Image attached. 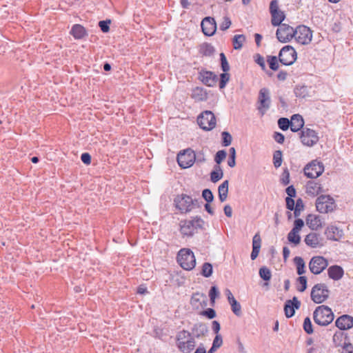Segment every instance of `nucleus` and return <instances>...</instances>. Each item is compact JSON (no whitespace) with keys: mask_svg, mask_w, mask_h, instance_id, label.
I'll return each instance as SVG.
<instances>
[{"mask_svg":"<svg viewBox=\"0 0 353 353\" xmlns=\"http://www.w3.org/2000/svg\"><path fill=\"white\" fill-rule=\"evenodd\" d=\"M334 313L327 305L318 306L313 312V319L320 326H327L334 320Z\"/></svg>","mask_w":353,"mask_h":353,"instance_id":"1","label":"nucleus"},{"mask_svg":"<svg viewBox=\"0 0 353 353\" xmlns=\"http://www.w3.org/2000/svg\"><path fill=\"white\" fill-rule=\"evenodd\" d=\"M176 260L185 270H192L196 265V258L193 252L189 248H182L178 252Z\"/></svg>","mask_w":353,"mask_h":353,"instance_id":"2","label":"nucleus"},{"mask_svg":"<svg viewBox=\"0 0 353 353\" xmlns=\"http://www.w3.org/2000/svg\"><path fill=\"white\" fill-rule=\"evenodd\" d=\"M204 221L199 216H195L192 220L181 221L180 231L183 235L192 236L198 229H203Z\"/></svg>","mask_w":353,"mask_h":353,"instance_id":"3","label":"nucleus"},{"mask_svg":"<svg viewBox=\"0 0 353 353\" xmlns=\"http://www.w3.org/2000/svg\"><path fill=\"white\" fill-rule=\"evenodd\" d=\"M316 208L320 213H329L335 210L336 204L331 196L322 194L316 200Z\"/></svg>","mask_w":353,"mask_h":353,"instance_id":"4","label":"nucleus"},{"mask_svg":"<svg viewBox=\"0 0 353 353\" xmlns=\"http://www.w3.org/2000/svg\"><path fill=\"white\" fill-rule=\"evenodd\" d=\"M330 290L325 283L314 285L311 291V299L315 303H322L329 297Z\"/></svg>","mask_w":353,"mask_h":353,"instance_id":"5","label":"nucleus"},{"mask_svg":"<svg viewBox=\"0 0 353 353\" xmlns=\"http://www.w3.org/2000/svg\"><path fill=\"white\" fill-rule=\"evenodd\" d=\"M197 123L201 128L210 131L216 126V117L212 111L205 110L198 117Z\"/></svg>","mask_w":353,"mask_h":353,"instance_id":"6","label":"nucleus"},{"mask_svg":"<svg viewBox=\"0 0 353 353\" xmlns=\"http://www.w3.org/2000/svg\"><path fill=\"white\" fill-rule=\"evenodd\" d=\"M296 52L291 46L283 47L279 53V62L284 65H292L296 60Z\"/></svg>","mask_w":353,"mask_h":353,"instance_id":"7","label":"nucleus"},{"mask_svg":"<svg viewBox=\"0 0 353 353\" xmlns=\"http://www.w3.org/2000/svg\"><path fill=\"white\" fill-rule=\"evenodd\" d=\"M176 159L178 164L181 168H188L195 162L196 154L192 149L188 148L181 151L178 154Z\"/></svg>","mask_w":353,"mask_h":353,"instance_id":"8","label":"nucleus"},{"mask_svg":"<svg viewBox=\"0 0 353 353\" xmlns=\"http://www.w3.org/2000/svg\"><path fill=\"white\" fill-rule=\"evenodd\" d=\"M303 171L307 178L316 179L323 174L324 165L322 162L313 160L305 166Z\"/></svg>","mask_w":353,"mask_h":353,"instance_id":"9","label":"nucleus"},{"mask_svg":"<svg viewBox=\"0 0 353 353\" xmlns=\"http://www.w3.org/2000/svg\"><path fill=\"white\" fill-rule=\"evenodd\" d=\"M176 208L181 213H185L191 210L192 206L197 203V200H193L192 198L186 194L176 196L174 200Z\"/></svg>","mask_w":353,"mask_h":353,"instance_id":"10","label":"nucleus"},{"mask_svg":"<svg viewBox=\"0 0 353 353\" xmlns=\"http://www.w3.org/2000/svg\"><path fill=\"white\" fill-rule=\"evenodd\" d=\"M276 32L277 39L281 43L289 42L296 35L295 30L290 26L281 23Z\"/></svg>","mask_w":353,"mask_h":353,"instance_id":"11","label":"nucleus"},{"mask_svg":"<svg viewBox=\"0 0 353 353\" xmlns=\"http://www.w3.org/2000/svg\"><path fill=\"white\" fill-rule=\"evenodd\" d=\"M257 102L259 103L257 109L263 115L271 105L270 92L268 88H263L259 90Z\"/></svg>","mask_w":353,"mask_h":353,"instance_id":"12","label":"nucleus"},{"mask_svg":"<svg viewBox=\"0 0 353 353\" xmlns=\"http://www.w3.org/2000/svg\"><path fill=\"white\" fill-rule=\"evenodd\" d=\"M270 13L272 17V25L274 27L281 25L285 19V13L279 10L278 0L271 1L270 3Z\"/></svg>","mask_w":353,"mask_h":353,"instance_id":"13","label":"nucleus"},{"mask_svg":"<svg viewBox=\"0 0 353 353\" xmlns=\"http://www.w3.org/2000/svg\"><path fill=\"white\" fill-rule=\"evenodd\" d=\"M295 32L296 35H294V38L298 43L306 45L312 41V32L308 27L304 25L299 26L295 29Z\"/></svg>","mask_w":353,"mask_h":353,"instance_id":"14","label":"nucleus"},{"mask_svg":"<svg viewBox=\"0 0 353 353\" xmlns=\"http://www.w3.org/2000/svg\"><path fill=\"white\" fill-rule=\"evenodd\" d=\"M301 143L306 146L312 147L319 141L317 132L308 128H303L300 133Z\"/></svg>","mask_w":353,"mask_h":353,"instance_id":"15","label":"nucleus"},{"mask_svg":"<svg viewBox=\"0 0 353 353\" xmlns=\"http://www.w3.org/2000/svg\"><path fill=\"white\" fill-rule=\"evenodd\" d=\"M327 266V260L321 256H313L309 263V269L314 274H321Z\"/></svg>","mask_w":353,"mask_h":353,"instance_id":"16","label":"nucleus"},{"mask_svg":"<svg viewBox=\"0 0 353 353\" xmlns=\"http://www.w3.org/2000/svg\"><path fill=\"white\" fill-rule=\"evenodd\" d=\"M199 79L205 85L214 87L216 85L219 79L214 72L202 69L199 72Z\"/></svg>","mask_w":353,"mask_h":353,"instance_id":"17","label":"nucleus"},{"mask_svg":"<svg viewBox=\"0 0 353 353\" xmlns=\"http://www.w3.org/2000/svg\"><path fill=\"white\" fill-rule=\"evenodd\" d=\"M201 26L203 34L206 36H213L216 32V23L213 17H205L201 21Z\"/></svg>","mask_w":353,"mask_h":353,"instance_id":"18","label":"nucleus"},{"mask_svg":"<svg viewBox=\"0 0 353 353\" xmlns=\"http://www.w3.org/2000/svg\"><path fill=\"white\" fill-rule=\"evenodd\" d=\"M301 301L296 296H294L292 299L287 300L284 304V312L287 318H291L295 314V310L301 307Z\"/></svg>","mask_w":353,"mask_h":353,"instance_id":"19","label":"nucleus"},{"mask_svg":"<svg viewBox=\"0 0 353 353\" xmlns=\"http://www.w3.org/2000/svg\"><path fill=\"white\" fill-rule=\"evenodd\" d=\"M335 325L341 330H349L353 327V317L343 314L337 318Z\"/></svg>","mask_w":353,"mask_h":353,"instance_id":"20","label":"nucleus"},{"mask_svg":"<svg viewBox=\"0 0 353 353\" xmlns=\"http://www.w3.org/2000/svg\"><path fill=\"white\" fill-rule=\"evenodd\" d=\"M325 234L327 239L338 241L343 236V232L334 225H329L325 230Z\"/></svg>","mask_w":353,"mask_h":353,"instance_id":"21","label":"nucleus"},{"mask_svg":"<svg viewBox=\"0 0 353 353\" xmlns=\"http://www.w3.org/2000/svg\"><path fill=\"white\" fill-rule=\"evenodd\" d=\"M306 224L312 230H318L322 227V219L319 215L308 214Z\"/></svg>","mask_w":353,"mask_h":353,"instance_id":"22","label":"nucleus"},{"mask_svg":"<svg viewBox=\"0 0 353 353\" xmlns=\"http://www.w3.org/2000/svg\"><path fill=\"white\" fill-rule=\"evenodd\" d=\"M208 332V326L203 323H195L192 328V334L194 335V338L199 339L205 336V334Z\"/></svg>","mask_w":353,"mask_h":353,"instance_id":"23","label":"nucleus"},{"mask_svg":"<svg viewBox=\"0 0 353 353\" xmlns=\"http://www.w3.org/2000/svg\"><path fill=\"white\" fill-rule=\"evenodd\" d=\"M304 241L307 246L312 248L322 246V244L320 243L319 234L314 232H311L306 235Z\"/></svg>","mask_w":353,"mask_h":353,"instance_id":"24","label":"nucleus"},{"mask_svg":"<svg viewBox=\"0 0 353 353\" xmlns=\"http://www.w3.org/2000/svg\"><path fill=\"white\" fill-rule=\"evenodd\" d=\"M323 192L321 185L314 181H309L306 184V193L314 196Z\"/></svg>","mask_w":353,"mask_h":353,"instance_id":"25","label":"nucleus"},{"mask_svg":"<svg viewBox=\"0 0 353 353\" xmlns=\"http://www.w3.org/2000/svg\"><path fill=\"white\" fill-rule=\"evenodd\" d=\"M327 274L330 279L334 281H338L343 277L344 274V270L342 267L337 265H334L327 269Z\"/></svg>","mask_w":353,"mask_h":353,"instance_id":"26","label":"nucleus"},{"mask_svg":"<svg viewBox=\"0 0 353 353\" xmlns=\"http://www.w3.org/2000/svg\"><path fill=\"white\" fill-rule=\"evenodd\" d=\"M195 343L194 338L192 336L187 341L179 342L177 346L183 353H190L194 349Z\"/></svg>","mask_w":353,"mask_h":353,"instance_id":"27","label":"nucleus"},{"mask_svg":"<svg viewBox=\"0 0 353 353\" xmlns=\"http://www.w3.org/2000/svg\"><path fill=\"white\" fill-rule=\"evenodd\" d=\"M290 122H292L290 124V130L294 132H299L303 128L304 121L302 116L300 114H294L291 118Z\"/></svg>","mask_w":353,"mask_h":353,"instance_id":"28","label":"nucleus"},{"mask_svg":"<svg viewBox=\"0 0 353 353\" xmlns=\"http://www.w3.org/2000/svg\"><path fill=\"white\" fill-rule=\"evenodd\" d=\"M191 97L196 101H203L208 99V93L204 88L196 87L192 90Z\"/></svg>","mask_w":353,"mask_h":353,"instance_id":"29","label":"nucleus"},{"mask_svg":"<svg viewBox=\"0 0 353 353\" xmlns=\"http://www.w3.org/2000/svg\"><path fill=\"white\" fill-rule=\"evenodd\" d=\"M70 34L77 39H82L86 34V30L83 26L75 24L72 26Z\"/></svg>","mask_w":353,"mask_h":353,"instance_id":"30","label":"nucleus"},{"mask_svg":"<svg viewBox=\"0 0 353 353\" xmlns=\"http://www.w3.org/2000/svg\"><path fill=\"white\" fill-rule=\"evenodd\" d=\"M228 180L224 181L218 188L219 198L221 202L226 200L228 194Z\"/></svg>","mask_w":353,"mask_h":353,"instance_id":"31","label":"nucleus"},{"mask_svg":"<svg viewBox=\"0 0 353 353\" xmlns=\"http://www.w3.org/2000/svg\"><path fill=\"white\" fill-rule=\"evenodd\" d=\"M294 92L296 97L298 98L305 99L310 96L309 95V88L304 85H296L294 88Z\"/></svg>","mask_w":353,"mask_h":353,"instance_id":"32","label":"nucleus"},{"mask_svg":"<svg viewBox=\"0 0 353 353\" xmlns=\"http://www.w3.org/2000/svg\"><path fill=\"white\" fill-rule=\"evenodd\" d=\"M199 52L203 56L211 57L214 54L215 49L211 43H203L200 46Z\"/></svg>","mask_w":353,"mask_h":353,"instance_id":"33","label":"nucleus"},{"mask_svg":"<svg viewBox=\"0 0 353 353\" xmlns=\"http://www.w3.org/2000/svg\"><path fill=\"white\" fill-rule=\"evenodd\" d=\"M223 176V172L220 165H215L214 170L210 173V180L213 183H216Z\"/></svg>","mask_w":353,"mask_h":353,"instance_id":"34","label":"nucleus"},{"mask_svg":"<svg viewBox=\"0 0 353 353\" xmlns=\"http://www.w3.org/2000/svg\"><path fill=\"white\" fill-rule=\"evenodd\" d=\"M294 263L296 266V272L301 276L305 272V264L303 259L301 256H295Z\"/></svg>","mask_w":353,"mask_h":353,"instance_id":"35","label":"nucleus"},{"mask_svg":"<svg viewBox=\"0 0 353 353\" xmlns=\"http://www.w3.org/2000/svg\"><path fill=\"white\" fill-rule=\"evenodd\" d=\"M288 241L293 244L294 246L298 245L301 242V236L299 235V232L291 230V231L288 233L287 236Z\"/></svg>","mask_w":353,"mask_h":353,"instance_id":"36","label":"nucleus"},{"mask_svg":"<svg viewBox=\"0 0 353 353\" xmlns=\"http://www.w3.org/2000/svg\"><path fill=\"white\" fill-rule=\"evenodd\" d=\"M245 41V37L243 34L234 35L232 39L233 47L235 50H240L243 47V43Z\"/></svg>","mask_w":353,"mask_h":353,"instance_id":"37","label":"nucleus"},{"mask_svg":"<svg viewBox=\"0 0 353 353\" xmlns=\"http://www.w3.org/2000/svg\"><path fill=\"white\" fill-rule=\"evenodd\" d=\"M213 273L212 265L209 262H205L201 268V274L204 277L208 278Z\"/></svg>","mask_w":353,"mask_h":353,"instance_id":"38","label":"nucleus"},{"mask_svg":"<svg viewBox=\"0 0 353 353\" xmlns=\"http://www.w3.org/2000/svg\"><path fill=\"white\" fill-rule=\"evenodd\" d=\"M228 302L231 305L232 311L233 312V313L236 316H240L242 314L241 304L235 299Z\"/></svg>","mask_w":353,"mask_h":353,"instance_id":"39","label":"nucleus"},{"mask_svg":"<svg viewBox=\"0 0 353 353\" xmlns=\"http://www.w3.org/2000/svg\"><path fill=\"white\" fill-rule=\"evenodd\" d=\"M259 274L260 277L265 281H269L272 277V273L269 268L263 266L259 269Z\"/></svg>","mask_w":353,"mask_h":353,"instance_id":"40","label":"nucleus"},{"mask_svg":"<svg viewBox=\"0 0 353 353\" xmlns=\"http://www.w3.org/2000/svg\"><path fill=\"white\" fill-rule=\"evenodd\" d=\"M279 60H278L277 57L276 56H268L267 57V62L269 65V67L271 70L276 71L279 68Z\"/></svg>","mask_w":353,"mask_h":353,"instance_id":"41","label":"nucleus"},{"mask_svg":"<svg viewBox=\"0 0 353 353\" xmlns=\"http://www.w3.org/2000/svg\"><path fill=\"white\" fill-rule=\"evenodd\" d=\"M232 137L230 132L223 131L221 132V144L224 147H228L232 143Z\"/></svg>","mask_w":353,"mask_h":353,"instance_id":"42","label":"nucleus"},{"mask_svg":"<svg viewBox=\"0 0 353 353\" xmlns=\"http://www.w3.org/2000/svg\"><path fill=\"white\" fill-rule=\"evenodd\" d=\"M282 152L276 150L273 154V163L276 168H279L282 164Z\"/></svg>","mask_w":353,"mask_h":353,"instance_id":"43","label":"nucleus"},{"mask_svg":"<svg viewBox=\"0 0 353 353\" xmlns=\"http://www.w3.org/2000/svg\"><path fill=\"white\" fill-rule=\"evenodd\" d=\"M296 281L300 285L296 286V290L301 292H304L307 289V277L301 276L297 278Z\"/></svg>","mask_w":353,"mask_h":353,"instance_id":"44","label":"nucleus"},{"mask_svg":"<svg viewBox=\"0 0 353 353\" xmlns=\"http://www.w3.org/2000/svg\"><path fill=\"white\" fill-rule=\"evenodd\" d=\"M230 74L227 72H223L220 74V79H219V88L223 89L225 86L228 82L230 81Z\"/></svg>","mask_w":353,"mask_h":353,"instance_id":"45","label":"nucleus"},{"mask_svg":"<svg viewBox=\"0 0 353 353\" xmlns=\"http://www.w3.org/2000/svg\"><path fill=\"white\" fill-rule=\"evenodd\" d=\"M219 292L218 288L215 285L212 286L209 291V296L210 299V303L212 305H214L215 299L219 296Z\"/></svg>","mask_w":353,"mask_h":353,"instance_id":"46","label":"nucleus"},{"mask_svg":"<svg viewBox=\"0 0 353 353\" xmlns=\"http://www.w3.org/2000/svg\"><path fill=\"white\" fill-rule=\"evenodd\" d=\"M292 122L288 119L285 117L280 118L278 120V125L280 129L283 131L287 130L289 128H290V124Z\"/></svg>","mask_w":353,"mask_h":353,"instance_id":"47","label":"nucleus"},{"mask_svg":"<svg viewBox=\"0 0 353 353\" xmlns=\"http://www.w3.org/2000/svg\"><path fill=\"white\" fill-rule=\"evenodd\" d=\"M303 330L307 334H312L314 332L313 326L310 317H306L303 321Z\"/></svg>","mask_w":353,"mask_h":353,"instance_id":"48","label":"nucleus"},{"mask_svg":"<svg viewBox=\"0 0 353 353\" xmlns=\"http://www.w3.org/2000/svg\"><path fill=\"white\" fill-rule=\"evenodd\" d=\"M221 68L223 72H227L230 70V65L227 58L223 52L220 54Z\"/></svg>","mask_w":353,"mask_h":353,"instance_id":"49","label":"nucleus"},{"mask_svg":"<svg viewBox=\"0 0 353 353\" xmlns=\"http://www.w3.org/2000/svg\"><path fill=\"white\" fill-rule=\"evenodd\" d=\"M227 152L224 150H219L214 156V161L219 165L226 157Z\"/></svg>","mask_w":353,"mask_h":353,"instance_id":"50","label":"nucleus"},{"mask_svg":"<svg viewBox=\"0 0 353 353\" xmlns=\"http://www.w3.org/2000/svg\"><path fill=\"white\" fill-rule=\"evenodd\" d=\"M110 23H111V20L106 19V20H103V21H99L98 25H99V28H101V30L103 32L107 33L110 31Z\"/></svg>","mask_w":353,"mask_h":353,"instance_id":"51","label":"nucleus"},{"mask_svg":"<svg viewBox=\"0 0 353 353\" xmlns=\"http://www.w3.org/2000/svg\"><path fill=\"white\" fill-rule=\"evenodd\" d=\"M202 197L207 203H211L214 200V195L210 189H204L202 191Z\"/></svg>","mask_w":353,"mask_h":353,"instance_id":"52","label":"nucleus"},{"mask_svg":"<svg viewBox=\"0 0 353 353\" xmlns=\"http://www.w3.org/2000/svg\"><path fill=\"white\" fill-rule=\"evenodd\" d=\"M280 181L283 185H287L290 183V172L287 168L283 170Z\"/></svg>","mask_w":353,"mask_h":353,"instance_id":"53","label":"nucleus"},{"mask_svg":"<svg viewBox=\"0 0 353 353\" xmlns=\"http://www.w3.org/2000/svg\"><path fill=\"white\" fill-rule=\"evenodd\" d=\"M232 21L228 17L225 16L223 18V21L220 24V30L222 31H225L230 27Z\"/></svg>","mask_w":353,"mask_h":353,"instance_id":"54","label":"nucleus"},{"mask_svg":"<svg viewBox=\"0 0 353 353\" xmlns=\"http://www.w3.org/2000/svg\"><path fill=\"white\" fill-rule=\"evenodd\" d=\"M201 314L209 319H212L216 317V311L213 308H207L202 311Z\"/></svg>","mask_w":353,"mask_h":353,"instance_id":"55","label":"nucleus"},{"mask_svg":"<svg viewBox=\"0 0 353 353\" xmlns=\"http://www.w3.org/2000/svg\"><path fill=\"white\" fill-rule=\"evenodd\" d=\"M191 336H192V334L190 332H189L187 330H183L177 333L176 339L179 343V342H183L181 340H183L187 337L190 338Z\"/></svg>","mask_w":353,"mask_h":353,"instance_id":"56","label":"nucleus"},{"mask_svg":"<svg viewBox=\"0 0 353 353\" xmlns=\"http://www.w3.org/2000/svg\"><path fill=\"white\" fill-rule=\"evenodd\" d=\"M344 336V333L342 332H336L333 336V341L336 346H341L343 344L341 343L342 338Z\"/></svg>","mask_w":353,"mask_h":353,"instance_id":"57","label":"nucleus"},{"mask_svg":"<svg viewBox=\"0 0 353 353\" xmlns=\"http://www.w3.org/2000/svg\"><path fill=\"white\" fill-rule=\"evenodd\" d=\"M255 62L260 65L263 70H266L264 58L260 54H256L254 55Z\"/></svg>","mask_w":353,"mask_h":353,"instance_id":"58","label":"nucleus"},{"mask_svg":"<svg viewBox=\"0 0 353 353\" xmlns=\"http://www.w3.org/2000/svg\"><path fill=\"white\" fill-rule=\"evenodd\" d=\"M303 226L304 221L301 219H296L294 220V226L292 230L299 232Z\"/></svg>","mask_w":353,"mask_h":353,"instance_id":"59","label":"nucleus"},{"mask_svg":"<svg viewBox=\"0 0 353 353\" xmlns=\"http://www.w3.org/2000/svg\"><path fill=\"white\" fill-rule=\"evenodd\" d=\"M261 239L259 234H256L252 239V248L261 249Z\"/></svg>","mask_w":353,"mask_h":353,"instance_id":"60","label":"nucleus"},{"mask_svg":"<svg viewBox=\"0 0 353 353\" xmlns=\"http://www.w3.org/2000/svg\"><path fill=\"white\" fill-rule=\"evenodd\" d=\"M286 208L290 211H292L295 208L294 200L290 197L285 198Z\"/></svg>","mask_w":353,"mask_h":353,"instance_id":"61","label":"nucleus"},{"mask_svg":"<svg viewBox=\"0 0 353 353\" xmlns=\"http://www.w3.org/2000/svg\"><path fill=\"white\" fill-rule=\"evenodd\" d=\"M274 139L279 143H283L285 140L284 135L279 132H275L273 135Z\"/></svg>","mask_w":353,"mask_h":353,"instance_id":"62","label":"nucleus"},{"mask_svg":"<svg viewBox=\"0 0 353 353\" xmlns=\"http://www.w3.org/2000/svg\"><path fill=\"white\" fill-rule=\"evenodd\" d=\"M285 192H286L287 194L288 195V197H290L292 199L293 197L296 196V190L293 185L288 186L286 188Z\"/></svg>","mask_w":353,"mask_h":353,"instance_id":"63","label":"nucleus"},{"mask_svg":"<svg viewBox=\"0 0 353 353\" xmlns=\"http://www.w3.org/2000/svg\"><path fill=\"white\" fill-rule=\"evenodd\" d=\"M341 346L347 353H353V345L352 343L344 342Z\"/></svg>","mask_w":353,"mask_h":353,"instance_id":"64","label":"nucleus"}]
</instances>
